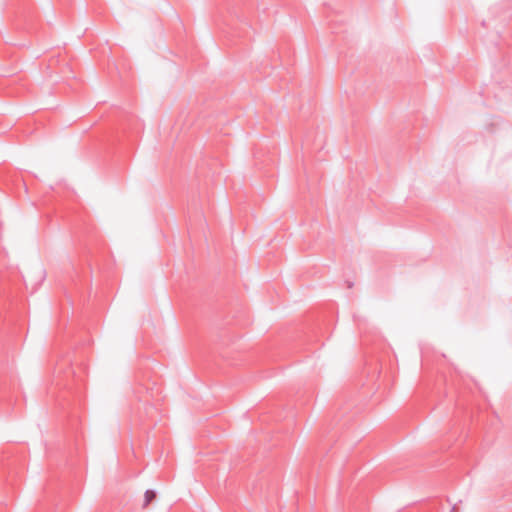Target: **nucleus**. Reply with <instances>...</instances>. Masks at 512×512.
Returning <instances> with one entry per match:
<instances>
[{"label": "nucleus", "instance_id": "obj_1", "mask_svg": "<svg viewBox=\"0 0 512 512\" xmlns=\"http://www.w3.org/2000/svg\"><path fill=\"white\" fill-rule=\"evenodd\" d=\"M156 497V494L152 490H147L144 493V507L148 506Z\"/></svg>", "mask_w": 512, "mask_h": 512}]
</instances>
